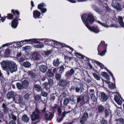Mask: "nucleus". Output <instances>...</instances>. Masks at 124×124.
<instances>
[{
    "mask_svg": "<svg viewBox=\"0 0 124 124\" xmlns=\"http://www.w3.org/2000/svg\"><path fill=\"white\" fill-rule=\"evenodd\" d=\"M81 18L85 26L90 30L96 33L100 32L99 29L98 27L91 26L89 25V24H92L94 21V17L91 13L82 15Z\"/></svg>",
    "mask_w": 124,
    "mask_h": 124,
    "instance_id": "f257e3e1",
    "label": "nucleus"
},
{
    "mask_svg": "<svg viewBox=\"0 0 124 124\" xmlns=\"http://www.w3.org/2000/svg\"><path fill=\"white\" fill-rule=\"evenodd\" d=\"M3 70L8 72L12 73L16 71L17 69V65L15 62L11 61H4L1 63Z\"/></svg>",
    "mask_w": 124,
    "mask_h": 124,
    "instance_id": "f03ea898",
    "label": "nucleus"
},
{
    "mask_svg": "<svg viewBox=\"0 0 124 124\" xmlns=\"http://www.w3.org/2000/svg\"><path fill=\"white\" fill-rule=\"evenodd\" d=\"M40 112L37 108H36L34 111L33 112L31 116V120L34 121L39 119L40 118Z\"/></svg>",
    "mask_w": 124,
    "mask_h": 124,
    "instance_id": "7ed1b4c3",
    "label": "nucleus"
},
{
    "mask_svg": "<svg viewBox=\"0 0 124 124\" xmlns=\"http://www.w3.org/2000/svg\"><path fill=\"white\" fill-rule=\"evenodd\" d=\"M111 5L113 8L117 11H121L122 9L121 4L119 0H114L113 1Z\"/></svg>",
    "mask_w": 124,
    "mask_h": 124,
    "instance_id": "20e7f679",
    "label": "nucleus"
},
{
    "mask_svg": "<svg viewBox=\"0 0 124 124\" xmlns=\"http://www.w3.org/2000/svg\"><path fill=\"white\" fill-rule=\"evenodd\" d=\"M104 2H104L101 1V4L103 6V7H104L105 9V10H104V11L103 9L101 10V13H103V12H104V13H105L106 12H110L112 11V9L108 6L106 0Z\"/></svg>",
    "mask_w": 124,
    "mask_h": 124,
    "instance_id": "39448f33",
    "label": "nucleus"
},
{
    "mask_svg": "<svg viewBox=\"0 0 124 124\" xmlns=\"http://www.w3.org/2000/svg\"><path fill=\"white\" fill-rule=\"evenodd\" d=\"M111 110L109 109H107L106 108H104L101 105V114H104V116L105 118H106L109 115V113H111Z\"/></svg>",
    "mask_w": 124,
    "mask_h": 124,
    "instance_id": "423d86ee",
    "label": "nucleus"
},
{
    "mask_svg": "<svg viewBox=\"0 0 124 124\" xmlns=\"http://www.w3.org/2000/svg\"><path fill=\"white\" fill-rule=\"evenodd\" d=\"M50 43H51V45L54 47H57V46H59L60 47L64 46H65L64 44H63L59 42L51 40H50Z\"/></svg>",
    "mask_w": 124,
    "mask_h": 124,
    "instance_id": "0eeeda50",
    "label": "nucleus"
},
{
    "mask_svg": "<svg viewBox=\"0 0 124 124\" xmlns=\"http://www.w3.org/2000/svg\"><path fill=\"white\" fill-rule=\"evenodd\" d=\"M74 70L73 69H71L66 73L65 76L67 78H70L71 76L74 74Z\"/></svg>",
    "mask_w": 124,
    "mask_h": 124,
    "instance_id": "6e6552de",
    "label": "nucleus"
},
{
    "mask_svg": "<svg viewBox=\"0 0 124 124\" xmlns=\"http://www.w3.org/2000/svg\"><path fill=\"white\" fill-rule=\"evenodd\" d=\"M13 99L15 102L17 103H20L22 101V98L18 95H16Z\"/></svg>",
    "mask_w": 124,
    "mask_h": 124,
    "instance_id": "1a4fd4ad",
    "label": "nucleus"
},
{
    "mask_svg": "<svg viewBox=\"0 0 124 124\" xmlns=\"http://www.w3.org/2000/svg\"><path fill=\"white\" fill-rule=\"evenodd\" d=\"M33 16L35 19L39 18L41 15V13L37 10L34 11H33Z\"/></svg>",
    "mask_w": 124,
    "mask_h": 124,
    "instance_id": "9d476101",
    "label": "nucleus"
},
{
    "mask_svg": "<svg viewBox=\"0 0 124 124\" xmlns=\"http://www.w3.org/2000/svg\"><path fill=\"white\" fill-rule=\"evenodd\" d=\"M2 107L3 108V110L4 113L7 114L8 113V108L7 107L6 103H3Z\"/></svg>",
    "mask_w": 124,
    "mask_h": 124,
    "instance_id": "9b49d317",
    "label": "nucleus"
},
{
    "mask_svg": "<svg viewBox=\"0 0 124 124\" xmlns=\"http://www.w3.org/2000/svg\"><path fill=\"white\" fill-rule=\"evenodd\" d=\"M18 19L15 18L11 22V26L12 27L15 28L17 26L18 24V22L17 19Z\"/></svg>",
    "mask_w": 124,
    "mask_h": 124,
    "instance_id": "f8f14e48",
    "label": "nucleus"
},
{
    "mask_svg": "<svg viewBox=\"0 0 124 124\" xmlns=\"http://www.w3.org/2000/svg\"><path fill=\"white\" fill-rule=\"evenodd\" d=\"M40 71L43 73L46 72L47 70V67L44 65H41L39 67Z\"/></svg>",
    "mask_w": 124,
    "mask_h": 124,
    "instance_id": "ddd939ff",
    "label": "nucleus"
},
{
    "mask_svg": "<svg viewBox=\"0 0 124 124\" xmlns=\"http://www.w3.org/2000/svg\"><path fill=\"white\" fill-rule=\"evenodd\" d=\"M80 88L78 87H77L75 88L76 91L77 92H80L81 93L83 92L84 90V88L83 87V85L82 84H80Z\"/></svg>",
    "mask_w": 124,
    "mask_h": 124,
    "instance_id": "4468645a",
    "label": "nucleus"
},
{
    "mask_svg": "<svg viewBox=\"0 0 124 124\" xmlns=\"http://www.w3.org/2000/svg\"><path fill=\"white\" fill-rule=\"evenodd\" d=\"M108 98V96L106 95L104 92H101V99L102 100V101H105Z\"/></svg>",
    "mask_w": 124,
    "mask_h": 124,
    "instance_id": "2eb2a0df",
    "label": "nucleus"
},
{
    "mask_svg": "<svg viewBox=\"0 0 124 124\" xmlns=\"http://www.w3.org/2000/svg\"><path fill=\"white\" fill-rule=\"evenodd\" d=\"M32 58L34 60H39L40 58V56L36 53H33L32 55Z\"/></svg>",
    "mask_w": 124,
    "mask_h": 124,
    "instance_id": "dca6fc26",
    "label": "nucleus"
},
{
    "mask_svg": "<svg viewBox=\"0 0 124 124\" xmlns=\"http://www.w3.org/2000/svg\"><path fill=\"white\" fill-rule=\"evenodd\" d=\"M67 81L66 80L61 79L59 82V85L62 87H64L66 86Z\"/></svg>",
    "mask_w": 124,
    "mask_h": 124,
    "instance_id": "f3484780",
    "label": "nucleus"
},
{
    "mask_svg": "<svg viewBox=\"0 0 124 124\" xmlns=\"http://www.w3.org/2000/svg\"><path fill=\"white\" fill-rule=\"evenodd\" d=\"M29 118L26 115H24L22 117V120L24 122L28 123L29 121Z\"/></svg>",
    "mask_w": 124,
    "mask_h": 124,
    "instance_id": "a211bd4d",
    "label": "nucleus"
},
{
    "mask_svg": "<svg viewBox=\"0 0 124 124\" xmlns=\"http://www.w3.org/2000/svg\"><path fill=\"white\" fill-rule=\"evenodd\" d=\"M53 116V114L51 113H49V114H46L45 115V118L48 120H51Z\"/></svg>",
    "mask_w": 124,
    "mask_h": 124,
    "instance_id": "6ab92c4d",
    "label": "nucleus"
},
{
    "mask_svg": "<svg viewBox=\"0 0 124 124\" xmlns=\"http://www.w3.org/2000/svg\"><path fill=\"white\" fill-rule=\"evenodd\" d=\"M60 63V62L59 59L58 58L54 59L53 62V65L55 67L58 66Z\"/></svg>",
    "mask_w": 124,
    "mask_h": 124,
    "instance_id": "aec40b11",
    "label": "nucleus"
},
{
    "mask_svg": "<svg viewBox=\"0 0 124 124\" xmlns=\"http://www.w3.org/2000/svg\"><path fill=\"white\" fill-rule=\"evenodd\" d=\"M14 95V92L11 91L8 92L7 95V98L8 99L12 98Z\"/></svg>",
    "mask_w": 124,
    "mask_h": 124,
    "instance_id": "412c9836",
    "label": "nucleus"
},
{
    "mask_svg": "<svg viewBox=\"0 0 124 124\" xmlns=\"http://www.w3.org/2000/svg\"><path fill=\"white\" fill-rule=\"evenodd\" d=\"M40 39H30L28 40H25L24 41H23L27 42L28 41H32V42H33L34 43H39V41H40L41 40H40Z\"/></svg>",
    "mask_w": 124,
    "mask_h": 124,
    "instance_id": "4be33fe9",
    "label": "nucleus"
},
{
    "mask_svg": "<svg viewBox=\"0 0 124 124\" xmlns=\"http://www.w3.org/2000/svg\"><path fill=\"white\" fill-rule=\"evenodd\" d=\"M11 12L15 16V18L18 19V18L19 17V12L17 10H16L14 11V9H12L11 10Z\"/></svg>",
    "mask_w": 124,
    "mask_h": 124,
    "instance_id": "5701e85b",
    "label": "nucleus"
},
{
    "mask_svg": "<svg viewBox=\"0 0 124 124\" xmlns=\"http://www.w3.org/2000/svg\"><path fill=\"white\" fill-rule=\"evenodd\" d=\"M22 65L25 68H29L31 66V64L28 62H26L23 63Z\"/></svg>",
    "mask_w": 124,
    "mask_h": 124,
    "instance_id": "b1692460",
    "label": "nucleus"
},
{
    "mask_svg": "<svg viewBox=\"0 0 124 124\" xmlns=\"http://www.w3.org/2000/svg\"><path fill=\"white\" fill-rule=\"evenodd\" d=\"M22 85L23 88H26L28 86L29 83L26 80H24L22 82Z\"/></svg>",
    "mask_w": 124,
    "mask_h": 124,
    "instance_id": "393cba45",
    "label": "nucleus"
},
{
    "mask_svg": "<svg viewBox=\"0 0 124 124\" xmlns=\"http://www.w3.org/2000/svg\"><path fill=\"white\" fill-rule=\"evenodd\" d=\"M34 86L35 90L37 91L40 92L42 91V88L39 85L35 84Z\"/></svg>",
    "mask_w": 124,
    "mask_h": 124,
    "instance_id": "a878e982",
    "label": "nucleus"
},
{
    "mask_svg": "<svg viewBox=\"0 0 124 124\" xmlns=\"http://www.w3.org/2000/svg\"><path fill=\"white\" fill-rule=\"evenodd\" d=\"M9 115L10 118L13 119L14 121H16V120L17 117L13 113H10L9 114Z\"/></svg>",
    "mask_w": 124,
    "mask_h": 124,
    "instance_id": "bb28decb",
    "label": "nucleus"
},
{
    "mask_svg": "<svg viewBox=\"0 0 124 124\" xmlns=\"http://www.w3.org/2000/svg\"><path fill=\"white\" fill-rule=\"evenodd\" d=\"M102 74H101V75L103 76H104L106 77V79L107 80H110V78L109 77V76L108 75V74L106 72H102Z\"/></svg>",
    "mask_w": 124,
    "mask_h": 124,
    "instance_id": "cd10ccee",
    "label": "nucleus"
},
{
    "mask_svg": "<svg viewBox=\"0 0 124 124\" xmlns=\"http://www.w3.org/2000/svg\"><path fill=\"white\" fill-rule=\"evenodd\" d=\"M74 54L76 55L77 57L79 58H84V56L83 55L76 52L75 51H74Z\"/></svg>",
    "mask_w": 124,
    "mask_h": 124,
    "instance_id": "c85d7f7f",
    "label": "nucleus"
},
{
    "mask_svg": "<svg viewBox=\"0 0 124 124\" xmlns=\"http://www.w3.org/2000/svg\"><path fill=\"white\" fill-rule=\"evenodd\" d=\"M107 48L106 47L101 48V56H102L105 55L107 52Z\"/></svg>",
    "mask_w": 124,
    "mask_h": 124,
    "instance_id": "c756f323",
    "label": "nucleus"
},
{
    "mask_svg": "<svg viewBox=\"0 0 124 124\" xmlns=\"http://www.w3.org/2000/svg\"><path fill=\"white\" fill-rule=\"evenodd\" d=\"M46 6L45 4L44 3H41L38 5V9L41 10L43 8V7Z\"/></svg>",
    "mask_w": 124,
    "mask_h": 124,
    "instance_id": "7c9ffc66",
    "label": "nucleus"
},
{
    "mask_svg": "<svg viewBox=\"0 0 124 124\" xmlns=\"http://www.w3.org/2000/svg\"><path fill=\"white\" fill-rule=\"evenodd\" d=\"M101 6L100 5L99 6L97 5L96 7V11L99 14H101Z\"/></svg>",
    "mask_w": 124,
    "mask_h": 124,
    "instance_id": "2f4dec72",
    "label": "nucleus"
},
{
    "mask_svg": "<svg viewBox=\"0 0 124 124\" xmlns=\"http://www.w3.org/2000/svg\"><path fill=\"white\" fill-rule=\"evenodd\" d=\"M39 40H41L42 41H44L45 44H48L49 43H50V40H50L46 39H40Z\"/></svg>",
    "mask_w": 124,
    "mask_h": 124,
    "instance_id": "473e14b6",
    "label": "nucleus"
},
{
    "mask_svg": "<svg viewBox=\"0 0 124 124\" xmlns=\"http://www.w3.org/2000/svg\"><path fill=\"white\" fill-rule=\"evenodd\" d=\"M107 44H106L105 41H101V48H107Z\"/></svg>",
    "mask_w": 124,
    "mask_h": 124,
    "instance_id": "72a5a7b5",
    "label": "nucleus"
},
{
    "mask_svg": "<svg viewBox=\"0 0 124 124\" xmlns=\"http://www.w3.org/2000/svg\"><path fill=\"white\" fill-rule=\"evenodd\" d=\"M16 85L17 88L19 90H20L23 88L22 85H21L19 83H17L16 84Z\"/></svg>",
    "mask_w": 124,
    "mask_h": 124,
    "instance_id": "f704fd0d",
    "label": "nucleus"
},
{
    "mask_svg": "<svg viewBox=\"0 0 124 124\" xmlns=\"http://www.w3.org/2000/svg\"><path fill=\"white\" fill-rule=\"evenodd\" d=\"M108 87L110 89H114L116 88V86L113 83L109 84L108 85Z\"/></svg>",
    "mask_w": 124,
    "mask_h": 124,
    "instance_id": "c9c22d12",
    "label": "nucleus"
},
{
    "mask_svg": "<svg viewBox=\"0 0 124 124\" xmlns=\"http://www.w3.org/2000/svg\"><path fill=\"white\" fill-rule=\"evenodd\" d=\"M10 50L9 49H7L5 52V55L7 57L10 54Z\"/></svg>",
    "mask_w": 124,
    "mask_h": 124,
    "instance_id": "e433bc0d",
    "label": "nucleus"
},
{
    "mask_svg": "<svg viewBox=\"0 0 124 124\" xmlns=\"http://www.w3.org/2000/svg\"><path fill=\"white\" fill-rule=\"evenodd\" d=\"M34 46L36 48H42L44 47V44H40L38 45H36Z\"/></svg>",
    "mask_w": 124,
    "mask_h": 124,
    "instance_id": "4c0bfd02",
    "label": "nucleus"
},
{
    "mask_svg": "<svg viewBox=\"0 0 124 124\" xmlns=\"http://www.w3.org/2000/svg\"><path fill=\"white\" fill-rule=\"evenodd\" d=\"M86 119L82 117L80 119V122L82 124H83L86 122Z\"/></svg>",
    "mask_w": 124,
    "mask_h": 124,
    "instance_id": "58836bf2",
    "label": "nucleus"
},
{
    "mask_svg": "<svg viewBox=\"0 0 124 124\" xmlns=\"http://www.w3.org/2000/svg\"><path fill=\"white\" fill-rule=\"evenodd\" d=\"M54 74L50 72H48L46 73V76L49 77H51L54 76Z\"/></svg>",
    "mask_w": 124,
    "mask_h": 124,
    "instance_id": "ea45409f",
    "label": "nucleus"
},
{
    "mask_svg": "<svg viewBox=\"0 0 124 124\" xmlns=\"http://www.w3.org/2000/svg\"><path fill=\"white\" fill-rule=\"evenodd\" d=\"M64 57L65 60L68 61H70L72 59V57H69L67 56H65Z\"/></svg>",
    "mask_w": 124,
    "mask_h": 124,
    "instance_id": "a19ab883",
    "label": "nucleus"
},
{
    "mask_svg": "<svg viewBox=\"0 0 124 124\" xmlns=\"http://www.w3.org/2000/svg\"><path fill=\"white\" fill-rule=\"evenodd\" d=\"M77 103H79L81 101L82 99V97L81 96L79 95L77 96Z\"/></svg>",
    "mask_w": 124,
    "mask_h": 124,
    "instance_id": "79ce46f5",
    "label": "nucleus"
},
{
    "mask_svg": "<svg viewBox=\"0 0 124 124\" xmlns=\"http://www.w3.org/2000/svg\"><path fill=\"white\" fill-rule=\"evenodd\" d=\"M93 75L94 78L97 80H98L100 79V78L99 76L96 74L94 73L93 74Z\"/></svg>",
    "mask_w": 124,
    "mask_h": 124,
    "instance_id": "37998d69",
    "label": "nucleus"
},
{
    "mask_svg": "<svg viewBox=\"0 0 124 124\" xmlns=\"http://www.w3.org/2000/svg\"><path fill=\"white\" fill-rule=\"evenodd\" d=\"M35 99L37 101L41 99L40 95L39 94L36 95L35 97Z\"/></svg>",
    "mask_w": 124,
    "mask_h": 124,
    "instance_id": "c03bdc74",
    "label": "nucleus"
},
{
    "mask_svg": "<svg viewBox=\"0 0 124 124\" xmlns=\"http://www.w3.org/2000/svg\"><path fill=\"white\" fill-rule=\"evenodd\" d=\"M41 95L43 96L46 97L47 96V94L46 92L44 91H42Z\"/></svg>",
    "mask_w": 124,
    "mask_h": 124,
    "instance_id": "a18cd8bd",
    "label": "nucleus"
},
{
    "mask_svg": "<svg viewBox=\"0 0 124 124\" xmlns=\"http://www.w3.org/2000/svg\"><path fill=\"white\" fill-rule=\"evenodd\" d=\"M61 75L59 73L56 74L55 75V78L57 80H59L61 78Z\"/></svg>",
    "mask_w": 124,
    "mask_h": 124,
    "instance_id": "49530a36",
    "label": "nucleus"
},
{
    "mask_svg": "<svg viewBox=\"0 0 124 124\" xmlns=\"http://www.w3.org/2000/svg\"><path fill=\"white\" fill-rule=\"evenodd\" d=\"M52 53V51L51 50H49L45 52V54L46 55H48Z\"/></svg>",
    "mask_w": 124,
    "mask_h": 124,
    "instance_id": "de8ad7c7",
    "label": "nucleus"
},
{
    "mask_svg": "<svg viewBox=\"0 0 124 124\" xmlns=\"http://www.w3.org/2000/svg\"><path fill=\"white\" fill-rule=\"evenodd\" d=\"M123 17L121 16H119L118 17V23H121V22H123Z\"/></svg>",
    "mask_w": 124,
    "mask_h": 124,
    "instance_id": "09e8293b",
    "label": "nucleus"
},
{
    "mask_svg": "<svg viewBox=\"0 0 124 124\" xmlns=\"http://www.w3.org/2000/svg\"><path fill=\"white\" fill-rule=\"evenodd\" d=\"M110 26L111 27H114L116 28L118 27L119 25H118L116 24L112 23L110 25Z\"/></svg>",
    "mask_w": 124,
    "mask_h": 124,
    "instance_id": "8fccbe9b",
    "label": "nucleus"
},
{
    "mask_svg": "<svg viewBox=\"0 0 124 124\" xmlns=\"http://www.w3.org/2000/svg\"><path fill=\"white\" fill-rule=\"evenodd\" d=\"M108 121L102 119L101 120V124H108Z\"/></svg>",
    "mask_w": 124,
    "mask_h": 124,
    "instance_id": "3c124183",
    "label": "nucleus"
},
{
    "mask_svg": "<svg viewBox=\"0 0 124 124\" xmlns=\"http://www.w3.org/2000/svg\"><path fill=\"white\" fill-rule=\"evenodd\" d=\"M69 100L67 98H66L65 99L64 102L63 104L64 105H65L67 104L69 102Z\"/></svg>",
    "mask_w": 124,
    "mask_h": 124,
    "instance_id": "603ef678",
    "label": "nucleus"
},
{
    "mask_svg": "<svg viewBox=\"0 0 124 124\" xmlns=\"http://www.w3.org/2000/svg\"><path fill=\"white\" fill-rule=\"evenodd\" d=\"M13 16L11 14H8L7 16V18L8 19H11L13 17Z\"/></svg>",
    "mask_w": 124,
    "mask_h": 124,
    "instance_id": "864d4df0",
    "label": "nucleus"
},
{
    "mask_svg": "<svg viewBox=\"0 0 124 124\" xmlns=\"http://www.w3.org/2000/svg\"><path fill=\"white\" fill-rule=\"evenodd\" d=\"M102 83L103 84L102 86H104V82H105L106 84H108L110 83V82L109 81V80H108V81L102 79Z\"/></svg>",
    "mask_w": 124,
    "mask_h": 124,
    "instance_id": "5fc2aeb1",
    "label": "nucleus"
},
{
    "mask_svg": "<svg viewBox=\"0 0 124 124\" xmlns=\"http://www.w3.org/2000/svg\"><path fill=\"white\" fill-rule=\"evenodd\" d=\"M83 117L84 118H85L86 119H87L88 117V114L87 113H85L84 114Z\"/></svg>",
    "mask_w": 124,
    "mask_h": 124,
    "instance_id": "6e6d98bb",
    "label": "nucleus"
},
{
    "mask_svg": "<svg viewBox=\"0 0 124 124\" xmlns=\"http://www.w3.org/2000/svg\"><path fill=\"white\" fill-rule=\"evenodd\" d=\"M64 70V67L63 66H61L60 70H59V72L61 71L60 73H62L63 72Z\"/></svg>",
    "mask_w": 124,
    "mask_h": 124,
    "instance_id": "4d7b16f0",
    "label": "nucleus"
},
{
    "mask_svg": "<svg viewBox=\"0 0 124 124\" xmlns=\"http://www.w3.org/2000/svg\"><path fill=\"white\" fill-rule=\"evenodd\" d=\"M101 43L100 44V45H99L98 46L97 48V50L98 51V54L99 55H101V52H100V45Z\"/></svg>",
    "mask_w": 124,
    "mask_h": 124,
    "instance_id": "13d9d810",
    "label": "nucleus"
},
{
    "mask_svg": "<svg viewBox=\"0 0 124 124\" xmlns=\"http://www.w3.org/2000/svg\"><path fill=\"white\" fill-rule=\"evenodd\" d=\"M49 83L50 85L52 86L53 84V81L51 79H50L49 80Z\"/></svg>",
    "mask_w": 124,
    "mask_h": 124,
    "instance_id": "bf43d9fd",
    "label": "nucleus"
},
{
    "mask_svg": "<svg viewBox=\"0 0 124 124\" xmlns=\"http://www.w3.org/2000/svg\"><path fill=\"white\" fill-rule=\"evenodd\" d=\"M28 74L32 77H35V74L31 71H29L28 73Z\"/></svg>",
    "mask_w": 124,
    "mask_h": 124,
    "instance_id": "052dcab7",
    "label": "nucleus"
},
{
    "mask_svg": "<svg viewBox=\"0 0 124 124\" xmlns=\"http://www.w3.org/2000/svg\"><path fill=\"white\" fill-rule=\"evenodd\" d=\"M29 95L28 94H26L24 96V98L25 99H28L29 98Z\"/></svg>",
    "mask_w": 124,
    "mask_h": 124,
    "instance_id": "680f3d73",
    "label": "nucleus"
},
{
    "mask_svg": "<svg viewBox=\"0 0 124 124\" xmlns=\"http://www.w3.org/2000/svg\"><path fill=\"white\" fill-rule=\"evenodd\" d=\"M119 122L121 124H124V119L122 118L120 119Z\"/></svg>",
    "mask_w": 124,
    "mask_h": 124,
    "instance_id": "e2e57ef3",
    "label": "nucleus"
},
{
    "mask_svg": "<svg viewBox=\"0 0 124 124\" xmlns=\"http://www.w3.org/2000/svg\"><path fill=\"white\" fill-rule=\"evenodd\" d=\"M120 99L118 97L117 95H115V96L114 97V100L115 101H116L117 100H119Z\"/></svg>",
    "mask_w": 124,
    "mask_h": 124,
    "instance_id": "0e129e2a",
    "label": "nucleus"
},
{
    "mask_svg": "<svg viewBox=\"0 0 124 124\" xmlns=\"http://www.w3.org/2000/svg\"><path fill=\"white\" fill-rule=\"evenodd\" d=\"M47 9L45 8H43L41 11L42 13H44L46 12L47 11Z\"/></svg>",
    "mask_w": 124,
    "mask_h": 124,
    "instance_id": "69168bd1",
    "label": "nucleus"
},
{
    "mask_svg": "<svg viewBox=\"0 0 124 124\" xmlns=\"http://www.w3.org/2000/svg\"><path fill=\"white\" fill-rule=\"evenodd\" d=\"M116 102L119 105H121L122 103V101L120 100V99L117 100Z\"/></svg>",
    "mask_w": 124,
    "mask_h": 124,
    "instance_id": "338daca9",
    "label": "nucleus"
},
{
    "mask_svg": "<svg viewBox=\"0 0 124 124\" xmlns=\"http://www.w3.org/2000/svg\"><path fill=\"white\" fill-rule=\"evenodd\" d=\"M24 60V58L23 57H21L19 59V61L20 62H22Z\"/></svg>",
    "mask_w": 124,
    "mask_h": 124,
    "instance_id": "774afa93",
    "label": "nucleus"
}]
</instances>
